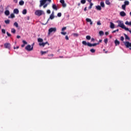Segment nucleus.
Listing matches in <instances>:
<instances>
[{"instance_id": "nucleus-1", "label": "nucleus", "mask_w": 131, "mask_h": 131, "mask_svg": "<svg viewBox=\"0 0 131 131\" xmlns=\"http://www.w3.org/2000/svg\"><path fill=\"white\" fill-rule=\"evenodd\" d=\"M47 2H49V3L50 4L52 2V0H40V5H39L40 8L42 7V6H43V9H46V8H47L48 7V5H49V4H48V3L46 4V3H47Z\"/></svg>"}, {"instance_id": "nucleus-2", "label": "nucleus", "mask_w": 131, "mask_h": 131, "mask_svg": "<svg viewBox=\"0 0 131 131\" xmlns=\"http://www.w3.org/2000/svg\"><path fill=\"white\" fill-rule=\"evenodd\" d=\"M45 14V12L42 10H36L35 12V14L37 16H41V15H43Z\"/></svg>"}, {"instance_id": "nucleus-3", "label": "nucleus", "mask_w": 131, "mask_h": 131, "mask_svg": "<svg viewBox=\"0 0 131 131\" xmlns=\"http://www.w3.org/2000/svg\"><path fill=\"white\" fill-rule=\"evenodd\" d=\"M117 23H118V27H120L121 28H123L125 25L124 24H123V21H121V20H118L117 21Z\"/></svg>"}, {"instance_id": "nucleus-4", "label": "nucleus", "mask_w": 131, "mask_h": 131, "mask_svg": "<svg viewBox=\"0 0 131 131\" xmlns=\"http://www.w3.org/2000/svg\"><path fill=\"white\" fill-rule=\"evenodd\" d=\"M57 31V28H51L49 29L48 34L50 35L52 32H56Z\"/></svg>"}, {"instance_id": "nucleus-5", "label": "nucleus", "mask_w": 131, "mask_h": 131, "mask_svg": "<svg viewBox=\"0 0 131 131\" xmlns=\"http://www.w3.org/2000/svg\"><path fill=\"white\" fill-rule=\"evenodd\" d=\"M25 49L27 51H29V52H30V51H32V50H33V47H31V46L28 45L26 47Z\"/></svg>"}, {"instance_id": "nucleus-6", "label": "nucleus", "mask_w": 131, "mask_h": 131, "mask_svg": "<svg viewBox=\"0 0 131 131\" xmlns=\"http://www.w3.org/2000/svg\"><path fill=\"white\" fill-rule=\"evenodd\" d=\"M4 48L8 49V50L11 49V44L10 43H5L4 44Z\"/></svg>"}, {"instance_id": "nucleus-7", "label": "nucleus", "mask_w": 131, "mask_h": 131, "mask_svg": "<svg viewBox=\"0 0 131 131\" xmlns=\"http://www.w3.org/2000/svg\"><path fill=\"white\" fill-rule=\"evenodd\" d=\"M60 3L62 4V6L63 7V8H66L67 5L66 4V3H65V1L60 0Z\"/></svg>"}, {"instance_id": "nucleus-8", "label": "nucleus", "mask_w": 131, "mask_h": 131, "mask_svg": "<svg viewBox=\"0 0 131 131\" xmlns=\"http://www.w3.org/2000/svg\"><path fill=\"white\" fill-rule=\"evenodd\" d=\"M124 43L126 48H129V47H131V43L128 41L124 42Z\"/></svg>"}, {"instance_id": "nucleus-9", "label": "nucleus", "mask_w": 131, "mask_h": 131, "mask_svg": "<svg viewBox=\"0 0 131 131\" xmlns=\"http://www.w3.org/2000/svg\"><path fill=\"white\" fill-rule=\"evenodd\" d=\"M98 45H99V42L98 43H88V47H96V46H98Z\"/></svg>"}, {"instance_id": "nucleus-10", "label": "nucleus", "mask_w": 131, "mask_h": 131, "mask_svg": "<svg viewBox=\"0 0 131 131\" xmlns=\"http://www.w3.org/2000/svg\"><path fill=\"white\" fill-rule=\"evenodd\" d=\"M46 45H48V46H50V43H49V42H48V41L46 42H43V43H39V45L40 47H45V46H46Z\"/></svg>"}, {"instance_id": "nucleus-11", "label": "nucleus", "mask_w": 131, "mask_h": 131, "mask_svg": "<svg viewBox=\"0 0 131 131\" xmlns=\"http://www.w3.org/2000/svg\"><path fill=\"white\" fill-rule=\"evenodd\" d=\"M55 14L54 13V11L52 12V14L50 15L49 20L51 19V20H53L54 18H55Z\"/></svg>"}, {"instance_id": "nucleus-12", "label": "nucleus", "mask_w": 131, "mask_h": 131, "mask_svg": "<svg viewBox=\"0 0 131 131\" xmlns=\"http://www.w3.org/2000/svg\"><path fill=\"white\" fill-rule=\"evenodd\" d=\"M120 15L121 17H125L126 16V13L124 11H121L120 12Z\"/></svg>"}, {"instance_id": "nucleus-13", "label": "nucleus", "mask_w": 131, "mask_h": 131, "mask_svg": "<svg viewBox=\"0 0 131 131\" xmlns=\"http://www.w3.org/2000/svg\"><path fill=\"white\" fill-rule=\"evenodd\" d=\"M86 22L90 23V25H93V21H92V19H91L90 18H86Z\"/></svg>"}, {"instance_id": "nucleus-14", "label": "nucleus", "mask_w": 131, "mask_h": 131, "mask_svg": "<svg viewBox=\"0 0 131 131\" xmlns=\"http://www.w3.org/2000/svg\"><path fill=\"white\" fill-rule=\"evenodd\" d=\"M13 13H14V14H19V10H18V9H14V10H13Z\"/></svg>"}, {"instance_id": "nucleus-15", "label": "nucleus", "mask_w": 131, "mask_h": 131, "mask_svg": "<svg viewBox=\"0 0 131 131\" xmlns=\"http://www.w3.org/2000/svg\"><path fill=\"white\" fill-rule=\"evenodd\" d=\"M52 8L54 10H55V11H57V10H58V8L57 7V6H56V4H53Z\"/></svg>"}, {"instance_id": "nucleus-16", "label": "nucleus", "mask_w": 131, "mask_h": 131, "mask_svg": "<svg viewBox=\"0 0 131 131\" xmlns=\"http://www.w3.org/2000/svg\"><path fill=\"white\" fill-rule=\"evenodd\" d=\"M115 43L116 46H119V45L120 44V42H119V41H118V40L116 39L115 41Z\"/></svg>"}, {"instance_id": "nucleus-17", "label": "nucleus", "mask_w": 131, "mask_h": 131, "mask_svg": "<svg viewBox=\"0 0 131 131\" xmlns=\"http://www.w3.org/2000/svg\"><path fill=\"white\" fill-rule=\"evenodd\" d=\"M82 45H84V46H89V43H90V42L86 43V41H82Z\"/></svg>"}, {"instance_id": "nucleus-18", "label": "nucleus", "mask_w": 131, "mask_h": 131, "mask_svg": "<svg viewBox=\"0 0 131 131\" xmlns=\"http://www.w3.org/2000/svg\"><path fill=\"white\" fill-rule=\"evenodd\" d=\"M110 28H112V29H113L114 28H115L114 24H113V23L112 22H111Z\"/></svg>"}, {"instance_id": "nucleus-19", "label": "nucleus", "mask_w": 131, "mask_h": 131, "mask_svg": "<svg viewBox=\"0 0 131 131\" xmlns=\"http://www.w3.org/2000/svg\"><path fill=\"white\" fill-rule=\"evenodd\" d=\"M124 35L125 36V39H127L128 40H129V39H130L129 37H128V36H127V35H126V34H124Z\"/></svg>"}, {"instance_id": "nucleus-20", "label": "nucleus", "mask_w": 131, "mask_h": 131, "mask_svg": "<svg viewBox=\"0 0 131 131\" xmlns=\"http://www.w3.org/2000/svg\"><path fill=\"white\" fill-rule=\"evenodd\" d=\"M5 14L6 15V16H9V15H10V11L9 10H6L5 11Z\"/></svg>"}, {"instance_id": "nucleus-21", "label": "nucleus", "mask_w": 131, "mask_h": 131, "mask_svg": "<svg viewBox=\"0 0 131 131\" xmlns=\"http://www.w3.org/2000/svg\"><path fill=\"white\" fill-rule=\"evenodd\" d=\"M49 52V51H41V55H45L46 54H47V53Z\"/></svg>"}, {"instance_id": "nucleus-22", "label": "nucleus", "mask_w": 131, "mask_h": 131, "mask_svg": "<svg viewBox=\"0 0 131 131\" xmlns=\"http://www.w3.org/2000/svg\"><path fill=\"white\" fill-rule=\"evenodd\" d=\"M96 9L97 10H98V11H101L102 10V8L101 7V6H96Z\"/></svg>"}, {"instance_id": "nucleus-23", "label": "nucleus", "mask_w": 131, "mask_h": 131, "mask_svg": "<svg viewBox=\"0 0 131 131\" xmlns=\"http://www.w3.org/2000/svg\"><path fill=\"white\" fill-rule=\"evenodd\" d=\"M19 5L20 6H23V5H24V1H20L19 2Z\"/></svg>"}, {"instance_id": "nucleus-24", "label": "nucleus", "mask_w": 131, "mask_h": 131, "mask_svg": "<svg viewBox=\"0 0 131 131\" xmlns=\"http://www.w3.org/2000/svg\"><path fill=\"white\" fill-rule=\"evenodd\" d=\"M9 18H12V19L15 18V14H14V13H12L10 15V16L9 17Z\"/></svg>"}, {"instance_id": "nucleus-25", "label": "nucleus", "mask_w": 131, "mask_h": 131, "mask_svg": "<svg viewBox=\"0 0 131 131\" xmlns=\"http://www.w3.org/2000/svg\"><path fill=\"white\" fill-rule=\"evenodd\" d=\"M100 6H101V7H102V8H105V4H104V3L103 2H101L100 3Z\"/></svg>"}, {"instance_id": "nucleus-26", "label": "nucleus", "mask_w": 131, "mask_h": 131, "mask_svg": "<svg viewBox=\"0 0 131 131\" xmlns=\"http://www.w3.org/2000/svg\"><path fill=\"white\" fill-rule=\"evenodd\" d=\"M23 15H26V14H27V10L24 9L23 11Z\"/></svg>"}, {"instance_id": "nucleus-27", "label": "nucleus", "mask_w": 131, "mask_h": 131, "mask_svg": "<svg viewBox=\"0 0 131 131\" xmlns=\"http://www.w3.org/2000/svg\"><path fill=\"white\" fill-rule=\"evenodd\" d=\"M43 41V39H42L41 38H38V42H42Z\"/></svg>"}, {"instance_id": "nucleus-28", "label": "nucleus", "mask_w": 131, "mask_h": 131, "mask_svg": "<svg viewBox=\"0 0 131 131\" xmlns=\"http://www.w3.org/2000/svg\"><path fill=\"white\" fill-rule=\"evenodd\" d=\"M125 24H126V25H129V26H131V21L128 22V21H127L125 22Z\"/></svg>"}, {"instance_id": "nucleus-29", "label": "nucleus", "mask_w": 131, "mask_h": 131, "mask_svg": "<svg viewBox=\"0 0 131 131\" xmlns=\"http://www.w3.org/2000/svg\"><path fill=\"white\" fill-rule=\"evenodd\" d=\"M105 4L106 5H110L111 3H110V1H109V0H106Z\"/></svg>"}, {"instance_id": "nucleus-30", "label": "nucleus", "mask_w": 131, "mask_h": 131, "mask_svg": "<svg viewBox=\"0 0 131 131\" xmlns=\"http://www.w3.org/2000/svg\"><path fill=\"white\" fill-rule=\"evenodd\" d=\"M11 32H12V33H14V34L16 33V30L14 28H12Z\"/></svg>"}, {"instance_id": "nucleus-31", "label": "nucleus", "mask_w": 131, "mask_h": 131, "mask_svg": "<svg viewBox=\"0 0 131 131\" xmlns=\"http://www.w3.org/2000/svg\"><path fill=\"white\" fill-rule=\"evenodd\" d=\"M14 26H15V27H16L17 28H18V23L17 22H15L14 23Z\"/></svg>"}, {"instance_id": "nucleus-32", "label": "nucleus", "mask_w": 131, "mask_h": 131, "mask_svg": "<svg viewBox=\"0 0 131 131\" xmlns=\"http://www.w3.org/2000/svg\"><path fill=\"white\" fill-rule=\"evenodd\" d=\"M124 5H125V6H128V5H129V2H128V1H125Z\"/></svg>"}, {"instance_id": "nucleus-33", "label": "nucleus", "mask_w": 131, "mask_h": 131, "mask_svg": "<svg viewBox=\"0 0 131 131\" xmlns=\"http://www.w3.org/2000/svg\"><path fill=\"white\" fill-rule=\"evenodd\" d=\"M91 38V37L90 35H88L86 36V39H87V40H90Z\"/></svg>"}, {"instance_id": "nucleus-34", "label": "nucleus", "mask_w": 131, "mask_h": 131, "mask_svg": "<svg viewBox=\"0 0 131 131\" xmlns=\"http://www.w3.org/2000/svg\"><path fill=\"white\" fill-rule=\"evenodd\" d=\"M5 23H6V24H10V19L5 20Z\"/></svg>"}, {"instance_id": "nucleus-35", "label": "nucleus", "mask_w": 131, "mask_h": 131, "mask_svg": "<svg viewBox=\"0 0 131 131\" xmlns=\"http://www.w3.org/2000/svg\"><path fill=\"white\" fill-rule=\"evenodd\" d=\"M122 29H125L126 31H129V29L128 28H126L125 26L122 28Z\"/></svg>"}, {"instance_id": "nucleus-36", "label": "nucleus", "mask_w": 131, "mask_h": 131, "mask_svg": "<svg viewBox=\"0 0 131 131\" xmlns=\"http://www.w3.org/2000/svg\"><path fill=\"white\" fill-rule=\"evenodd\" d=\"M99 35L100 36L104 35V32H103V31H99Z\"/></svg>"}, {"instance_id": "nucleus-37", "label": "nucleus", "mask_w": 131, "mask_h": 131, "mask_svg": "<svg viewBox=\"0 0 131 131\" xmlns=\"http://www.w3.org/2000/svg\"><path fill=\"white\" fill-rule=\"evenodd\" d=\"M126 7V5L124 4V5H122V9L124 10H125Z\"/></svg>"}, {"instance_id": "nucleus-38", "label": "nucleus", "mask_w": 131, "mask_h": 131, "mask_svg": "<svg viewBox=\"0 0 131 131\" xmlns=\"http://www.w3.org/2000/svg\"><path fill=\"white\" fill-rule=\"evenodd\" d=\"M90 52H91V53H95V52H96V50H95V49H91L90 50Z\"/></svg>"}, {"instance_id": "nucleus-39", "label": "nucleus", "mask_w": 131, "mask_h": 131, "mask_svg": "<svg viewBox=\"0 0 131 131\" xmlns=\"http://www.w3.org/2000/svg\"><path fill=\"white\" fill-rule=\"evenodd\" d=\"M93 5L94 4L93 3H92V2H91L90 6L89 7V9H92V7H93Z\"/></svg>"}, {"instance_id": "nucleus-40", "label": "nucleus", "mask_w": 131, "mask_h": 131, "mask_svg": "<svg viewBox=\"0 0 131 131\" xmlns=\"http://www.w3.org/2000/svg\"><path fill=\"white\" fill-rule=\"evenodd\" d=\"M86 1L85 0H81V4H82V5H84V4H85Z\"/></svg>"}, {"instance_id": "nucleus-41", "label": "nucleus", "mask_w": 131, "mask_h": 131, "mask_svg": "<svg viewBox=\"0 0 131 131\" xmlns=\"http://www.w3.org/2000/svg\"><path fill=\"white\" fill-rule=\"evenodd\" d=\"M73 36H75L76 37H78V36H79L78 34L77 33H74L73 34Z\"/></svg>"}, {"instance_id": "nucleus-42", "label": "nucleus", "mask_w": 131, "mask_h": 131, "mask_svg": "<svg viewBox=\"0 0 131 131\" xmlns=\"http://www.w3.org/2000/svg\"><path fill=\"white\" fill-rule=\"evenodd\" d=\"M61 34H62V35H66V34H67V32H61Z\"/></svg>"}, {"instance_id": "nucleus-43", "label": "nucleus", "mask_w": 131, "mask_h": 131, "mask_svg": "<svg viewBox=\"0 0 131 131\" xmlns=\"http://www.w3.org/2000/svg\"><path fill=\"white\" fill-rule=\"evenodd\" d=\"M2 33H4V34H5V33H6V30H5L4 29H2Z\"/></svg>"}, {"instance_id": "nucleus-44", "label": "nucleus", "mask_w": 131, "mask_h": 131, "mask_svg": "<svg viewBox=\"0 0 131 131\" xmlns=\"http://www.w3.org/2000/svg\"><path fill=\"white\" fill-rule=\"evenodd\" d=\"M67 29V28L66 27H63L62 29H61V31H64V30H66V29Z\"/></svg>"}, {"instance_id": "nucleus-45", "label": "nucleus", "mask_w": 131, "mask_h": 131, "mask_svg": "<svg viewBox=\"0 0 131 131\" xmlns=\"http://www.w3.org/2000/svg\"><path fill=\"white\" fill-rule=\"evenodd\" d=\"M104 41L105 43L107 44L108 43V39L107 38L104 39Z\"/></svg>"}, {"instance_id": "nucleus-46", "label": "nucleus", "mask_w": 131, "mask_h": 131, "mask_svg": "<svg viewBox=\"0 0 131 131\" xmlns=\"http://www.w3.org/2000/svg\"><path fill=\"white\" fill-rule=\"evenodd\" d=\"M120 40H121V41H123L124 40V37L123 36H121Z\"/></svg>"}, {"instance_id": "nucleus-47", "label": "nucleus", "mask_w": 131, "mask_h": 131, "mask_svg": "<svg viewBox=\"0 0 131 131\" xmlns=\"http://www.w3.org/2000/svg\"><path fill=\"white\" fill-rule=\"evenodd\" d=\"M97 25H102L101 21L100 20L98 21L97 23Z\"/></svg>"}, {"instance_id": "nucleus-48", "label": "nucleus", "mask_w": 131, "mask_h": 131, "mask_svg": "<svg viewBox=\"0 0 131 131\" xmlns=\"http://www.w3.org/2000/svg\"><path fill=\"white\" fill-rule=\"evenodd\" d=\"M57 16L58 17H61V16H62V13H61L60 12L58 13L57 14Z\"/></svg>"}, {"instance_id": "nucleus-49", "label": "nucleus", "mask_w": 131, "mask_h": 131, "mask_svg": "<svg viewBox=\"0 0 131 131\" xmlns=\"http://www.w3.org/2000/svg\"><path fill=\"white\" fill-rule=\"evenodd\" d=\"M23 44L24 45H27V41H25V40H23Z\"/></svg>"}, {"instance_id": "nucleus-50", "label": "nucleus", "mask_w": 131, "mask_h": 131, "mask_svg": "<svg viewBox=\"0 0 131 131\" xmlns=\"http://www.w3.org/2000/svg\"><path fill=\"white\" fill-rule=\"evenodd\" d=\"M65 38L67 40H69V37L67 35L66 36Z\"/></svg>"}, {"instance_id": "nucleus-51", "label": "nucleus", "mask_w": 131, "mask_h": 131, "mask_svg": "<svg viewBox=\"0 0 131 131\" xmlns=\"http://www.w3.org/2000/svg\"><path fill=\"white\" fill-rule=\"evenodd\" d=\"M54 57V54H49L48 55V57Z\"/></svg>"}, {"instance_id": "nucleus-52", "label": "nucleus", "mask_w": 131, "mask_h": 131, "mask_svg": "<svg viewBox=\"0 0 131 131\" xmlns=\"http://www.w3.org/2000/svg\"><path fill=\"white\" fill-rule=\"evenodd\" d=\"M47 14H50V13H51V10H48L47 11Z\"/></svg>"}, {"instance_id": "nucleus-53", "label": "nucleus", "mask_w": 131, "mask_h": 131, "mask_svg": "<svg viewBox=\"0 0 131 131\" xmlns=\"http://www.w3.org/2000/svg\"><path fill=\"white\" fill-rule=\"evenodd\" d=\"M7 35H8V36H11V34H10L9 32H7Z\"/></svg>"}, {"instance_id": "nucleus-54", "label": "nucleus", "mask_w": 131, "mask_h": 131, "mask_svg": "<svg viewBox=\"0 0 131 131\" xmlns=\"http://www.w3.org/2000/svg\"><path fill=\"white\" fill-rule=\"evenodd\" d=\"M105 35H108L109 34V32H105Z\"/></svg>"}, {"instance_id": "nucleus-55", "label": "nucleus", "mask_w": 131, "mask_h": 131, "mask_svg": "<svg viewBox=\"0 0 131 131\" xmlns=\"http://www.w3.org/2000/svg\"><path fill=\"white\" fill-rule=\"evenodd\" d=\"M14 3H15V4H17L18 3V0H13Z\"/></svg>"}, {"instance_id": "nucleus-56", "label": "nucleus", "mask_w": 131, "mask_h": 131, "mask_svg": "<svg viewBox=\"0 0 131 131\" xmlns=\"http://www.w3.org/2000/svg\"><path fill=\"white\" fill-rule=\"evenodd\" d=\"M91 41H95V39L94 38H92Z\"/></svg>"}, {"instance_id": "nucleus-57", "label": "nucleus", "mask_w": 131, "mask_h": 131, "mask_svg": "<svg viewBox=\"0 0 131 131\" xmlns=\"http://www.w3.org/2000/svg\"><path fill=\"white\" fill-rule=\"evenodd\" d=\"M25 47V44H23L21 45V48H24Z\"/></svg>"}, {"instance_id": "nucleus-58", "label": "nucleus", "mask_w": 131, "mask_h": 131, "mask_svg": "<svg viewBox=\"0 0 131 131\" xmlns=\"http://www.w3.org/2000/svg\"><path fill=\"white\" fill-rule=\"evenodd\" d=\"M21 36L20 35H17V38H20Z\"/></svg>"}, {"instance_id": "nucleus-59", "label": "nucleus", "mask_w": 131, "mask_h": 131, "mask_svg": "<svg viewBox=\"0 0 131 131\" xmlns=\"http://www.w3.org/2000/svg\"><path fill=\"white\" fill-rule=\"evenodd\" d=\"M102 40H101V39L99 40V42H99V45L100 44V42H102Z\"/></svg>"}, {"instance_id": "nucleus-60", "label": "nucleus", "mask_w": 131, "mask_h": 131, "mask_svg": "<svg viewBox=\"0 0 131 131\" xmlns=\"http://www.w3.org/2000/svg\"><path fill=\"white\" fill-rule=\"evenodd\" d=\"M89 3H92V0H86Z\"/></svg>"}, {"instance_id": "nucleus-61", "label": "nucleus", "mask_w": 131, "mask_h": 131, "mask_svg": "<svg viewBox=\"0 0 131 131\" xmlns=\"http://www.w3.org/2000/svg\"><path fill=\"white\" fill-rule=\"evenodd\" d=\"M115 32H116V30H114L112 32V33H115Z\"/></svg>"}, {"instance_id": "nucleus-62", "label": "nucleus", "mask_w": 131, "mask_h": 131, "mask_svg": "<svg viewBox=\"0 0 131 131\" xmlns=\"http://www.w3.org/2000/svg\"><path fill=\"white\" fill-rule=\"evenodd\" d=\"M116 32H118L119 31V29H117V30H116Z\"/></svg>"}, {"instance_id": "nucleus-63", "label": "nucleus", "mask_w": 131, "mask_h": 131, "mask_svg": "<svg viewBox=\"0 0 131 131\" xmlns=\"http://www.w3.org/2000/svg\"><path fill=\"white\" fill-rule=\"evenodd\" d=\"M84 11H86V7H85V8L84 9Z\"/></svg>"}, {"instance_id": "nucleus-64", "label": "nucleus", "mask_w": 131, "mask_h": 131, "mask_svg": "<svg viewBox=\"0 0 131 131\" xmlns=\"http://www.w3.org/2000/svg\"><path fill=\"white\" fill-rule=\"evenodd\" d=\"M18 48H19V46H17L16 49H18Z\"/></svg>"}]
</instances>
